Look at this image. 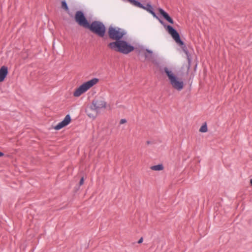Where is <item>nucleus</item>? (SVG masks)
<instances>
[{
    "label": "nucleus",
    "instance_id": "nucleus-9",
    "mask_svg": "<svg viewBox=\"0 0 252 252\" xmlns=\"http://www.w3.org/2000/svg\"><path fill=\"white\" fill-rule=\"evenodd\" d=\"M106 106V102L103 99H94L92 101L91 109L97 113L100 109L105 108Z\"/></svg>",
    "mask_w": 252,
    "mask_h": 252
},
{
    "label": "nucleus",
    "instance_id": "nucleus-11",
    "mask_svg": "<svg viewBox=\"0 0 252 252\" xmlns=\"http://www.w3.org/2000/svg\"><path fill=\"white\" fill-rule=\"evenodd\" d=\"M71 122L70 116L68 114L66 115L64 119L61 122H60L57 125L54 127V129L56 130H60L63 127L67 126Z\"/></svg>",
    "mask_w": 252,
    "mask_h": 252
},
{
    "label": "nucleus",
    "instance_id": "nucleus-4",
    "mask_svg": "<svg viewBox=\"0 0 252 252\" xmlns=\"http://www.w3.org/2000/svg\"><path fill=\"white\" fill-rule=\"evenodd\" d=\"M164 71L167 75L172 87L178 91H181L184 86L182 79L178 78L171 70L167 67L164 68Z\"/></svg>",
    "mask_w": 252,
    "mask_h": 252
},
{
    "label": "nucleus",
    "instance_id": "nucleus-22",
    "mask_svg": "<svg viewBox=\"0 0 252 252\" xmlns=\"http://www.w3.org/2000/svg\"><path fill=\"white\" fill-rule=\"evenodd\" d=\"M145 58H149V56H148V55H147V54H145Z\"/></svg>",
    "mask_w": 252,
    "mask_h": 252
},
{
    "label": "nucleus",
    "instance_id": "nucleus-15",
    "mask_svg": "<svg viewBox=\"0 0 252 252\" xmlns=\"http://www.w3.org/2000/svg\"><path fill=\"white\" fill-rule=\"evenodd\" d=\"M208 128L206 123L203 125L199 129V131L201 132H206L207 131Z\"/></svg>",
    "mask_w": 252,
    "mask_h": 252
},
{
    "label": "nucleus",
    "instance_id": "nucleus-19",
    "mask_svg": "<svg viewBox=\"0 0 252 252\" xmlns=\"http://www.w3.org/2000/svg\"><path fill=\"white\" fill-rule=\"evenodd\" d=\"M146 52H147V53H148L149 54H150L151 55V56H152L153 52H152L151 50H149V49H147L146 50Z\"/></svg>",
    "mask_w": 252,
    "mask_h": 252
},
{
    "label": "nucleus",
    "instance_id": "nucleus-23",
    "mask_svg": "<svg viewBox=\"0 0 252 252\" xmlns=\"http://www.w3.org/2000/svg\"><path fill=\"white\" fill-rule=\"evenodd\" d=\"M3 155V154L0 152V157H1Z\"/></svg>",
    "mask_w": 252,
    "mask_h": 252
},
{
    "label": "nucleus",
    "instance_id": "nucleus-20",
    "mask_svg": "<svg viewBox=\"0 0 252 252\" xmlns=\"http://www.w3.org/2000/svg\"><path fill=\"white\" fill-rule=\"evenodd\" d=\"M84 183V178H82L81 179H80V182H79V184L80 186L82 185Z\"/></svg>",
    "mask_w": 252,
    "mask_h": 252
},
{
    "label": "nucleus",
    "instance_id": "nucleus-12",
    "mask_svg": "<svg viewBox=\"0 0 252 252\" xmlns=\"http://www.w3.org/2000/svg\"><path fill=\"white\" fill-rule=\"evenodd\" d=\"M8 74V68L6 66H2L0 68V82H2Z\"/></svg>",
    "mask_w": 252,
    "mask_h": 252
},
{
    "label": "nucleus",
    "instance_id": "nucleus-24",
    "mask_svg": "<svg viewBox=\"0 0 252 252\" xmlns=\"http://www.w3.org/2000/svg\"><path fill=\"white\" fill-rule=\"evenodd\" d=\"M250 183H251V185L252 186V179H251V180H250Z\"/></svg>",
    "mask_w": 252,
    "mask_h": 252
},
{
    "label": "nucleus",
    "instance_id": "nucleus-6",
    "mask_svg": "<svg viewBox=\"0 0 252 252\" xmlns=\"http://www.w3.org/2000/svg\"><path fill=\"white\" fill-rule=\"evenodd\" d=\"M99 80L98 78H94L92 79L83 83L73 93V95L75 97L80 96L82 94L87 92L93 86L95 85Z\"/></svg>",
    "mask_w": 252,
    "mask_h": 252
},
{
    "label": "nucleus",
    "instance_id": "nucleus-5",
    "mask_svg": "<svg viewBox=\"0 0 252 252\" xmlns=\"http://www.w3.org/2000/svg\"><path fill=\"white\" fill-rule=\"evenodd\" d=\"M108 34L111 39L117 41L121 40L126 34V32L119 27L110 26L108 28Z\"/></svg>",
    "mask_w": 252,
    "mask_h": 252
},
{
    "label": "nucleus",
    "instance_id": "nucleus-16",
    "mask_svg": "<svg viewBox=\"0 0 252 252\" xmlns=\"http://www.w3.org/2000/svg\"><path fill=\"white\" fill-rule=\"evenodd\" d=\"M149 13H151L155 18L158 19L159 20V22L162 24H163V22L160 19H159L158 18V17L157 16V15H156V13L154 12L153 9H152L151 10H150L149 11Z\"/></svg>",
    "mask_w": 252,
    "mask_h": 252
},
{
    "label": "nucleus",
    "instance_id": "nucleus-25",
    "mask_svg": "<svg viewBox=\"0 0 252 252\" xmlns=\"http://www.w3.org/2000/svg\"><path fill=\"white\" fill-rule=\"evenodd\" d=\"M147 144H149L150 143V141H148L147 142Z\"/></svg>",
    "mask_w": 252,
    "mask_h": 252
},
{
    "label": "nucleus",
    "instance_id": "nucleus-21",
    "mask_svg": "<svg viewBox=\"0 0 252 252\" xmlns=\"http://www.w3.org/2000/svg\"><path fill=\"white\" fill-rule=\"evenodd\" d=\"M143 238H142V237H141V238L138 240V244H140V243H141L143 242Z\"/></svg>",
    "mask_w": 252,
    "mask_h": 252
},
{
    "label": "nucleus",
    "instance_id": "nucleus-1",
    "mask_svg": "<svg viewBox=\"0 0 252 252\" xmlns=\"http://www.w3.org/2000/svg\"><path fill=\"white\" fill-rule=\"evenodd\" d=\"M108 47L116 52L127 54L134 50V47L125 40L112 42L108 44Z\"/></svg>",
    "mask_w": 252,
    "mask_h": 252
},
{
    "label": "nucleus",
    "instance_id": "nucleus-17",
    "mask_svg": "<svg viewBox=\"0 0 252 252\" xmlns=\"http://www.w3.org/2000/svg\"><path fill=\"white\" fill-rule=\"evenodd\" d=\"M62 7L64 9L65 11H68V7L67 4L65 0L62 1Z\"/></svg>",
    "mask_w": 252,
    "mask_h": 252
},
{
    "label": "nucleus",
    "instance_id": "nucleus-13",
    "mask_svg": "<svg viewBox=\"0 0 252 252\" xmlns=\"http://www.w3.org/2000/svg\"><path fill=\"white\" fill-rule=\"evenodd\" d=\"M159 13L163 17V18L169 23L173 24L174 21L173 19L170 17L169 14L165 11L163 9L160 8L158 9Z\"/></svg>",
    "mask_w": 252,
    "mask_h": 252
},
{
    "label": "nucleus",
    "instance_id": "nucleus-7",
    "mask_svg": "<svg viewBox=\"0 0 252 252\" xmlns=\"http://www.w3.org/2000/svg\"><path fill=\"white\" fill-rule=\"evenodd\" d=\"M87 28L101 37L104 36L106 31L104 25L102 22L97 21L93 22L91 25L89 24V27Z\"/></svg>",
    "mask_w": 252,
    "mask_h": 252
},
{
    "label": "nucleus",
    "instance_id": "nucleus-18",
    "mask_svg": "<svg viewBox=\"0 0 252 252\" xmlns=\"http://www.w3.org/2000/svg\"><path fill=\"white\" fill-rule=\"evenodd\" d=\"M126 122V120L125 119H122L120 120V124H123Z\"/></svg>",
    "mask_w": 252,
    "mask_h": 252
},
{
    "label": "nucleus",
    "instance_id": "nucleus-8",
    "mask_svg": "<svg viewBox=\"0 0 252 252\" xmlns=\"http://www.w3.org/2000/svg\"><path fill=\"white\" fill-rule=\"evenodd\" d=\"M75 20L80 26L85 28L89 27V23L85 17L84 14L81 11H77L76 12L75 15Z\"/></svg>",
    "mask_w": 252,
    "mask_h": 252
},
{
    "label": "nucleus",
    "instance_id": "nucleus-14",
    "mask_svg": "<svg viewBox=\"0 0 252 252\" xmlns=\"http://www.w3.org/2000/svg\"><path fill=\"white\" fill-rule=\"evenodd\" d=\"M151 169L155 171H160L163 169V166L161 164L154 165L151 167Z\"/></svg>",
    "mask_w": 252,
    "mask_h": 252
},
{
    "label": "nucleus",
    "instance_id": "nucleus-3",
    "mask_svg": "<svg viewBox=\"0 0 252 252\" xmlns=\"http://www.w3.org/2000/svg\"><path fill=\"white\" fill-rule=\"evenodd\" d=\"M166 29L168 32L171 35L172 37L175 41L176 43L182 47L184 52L187 55L189 65V66L190 65L191 60L186 45H185L184 42L180 38L179 33L175 29H174L172 26L170 25L167 26Z\"/></svg>",
    "mask_w": 252,
    "mask_h": 252
},
{
    "label": "nucleus",
    "instance_id": "nucleus-10",
    "mask_svg": "<svg viewBox=\"0 0 252 252\" xmlns=\"http://www.w3.org/2000/svg\"><path fill=\"white\" fill-rule=\"evenodd\" d=\"M123 1H126V0H123ZM126 1L129 2L132 5L142 8L146 10L147 11L149 12L150 10L153 9V7L150 3H148L146 6L143 5L142 3L136 0H126Z\"/></svg>",
    "mask_w": 252,
    "mask_h": 252
},
{
    "label": "nucleus",
    "instance_id": "nucleus-2",
    "mask_svg": "<svg viewBox=\"0 0 252 252\" xmlns=\"http://www.w3.org/2000/svg\"><path fill=\"white\" fill-rule=\"evenodd\" d=\"M166 29L168 32L171 35L172 37L175 41L176 43L182 47L184 52L187 55L189 65V66L190 65L191 60L186 45H185L184 42L180 38L179 33L175 29H174L172 26L170 25L167 26Z\"/></svg>",
    "mask_w": 252,
    "mask_h": 252
}]
</instances>
